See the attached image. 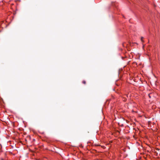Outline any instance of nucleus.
<instances>
[{
	"instance_id": "1",
	"label": "nucleus",
	"mask_w": 160,
	"mask_h": 160,
	"mask_svg": "<svg viewBox=\"0 0 160 160\" xmlns=\"http://www.w3.org/2000/svg\"><path fill=\"white\" fill-rule=\"evenodd\" d=\"M143 37H141V40L142 42H143Z\"/></svg>"
},
{
	"instance_id": "2",
	"label": "nucleus",
	"mask_w": 160,
	"mask_h": 160,
	"mask_svg": "<svg viewBox=\"0 0 160 160\" xmlns=\"http://www.w3.org/2000/svg\"><path fill=\"white\" fill-rule=\"evenodd\" d=\"M82 83H84V84H85V83H86V82H85V81H84L82 82Z\"/></svg>"
},
{
	"instance_id": "3",
	"label": "nucleus",
	"mask_w": 160,
	"mask_h": 160,
	"mask_svg": "<svg viewBox=\"0 0 160 160\" xmlns=\"http://www.w3.org/2000/svg\"><path fill=\"white\" fill-rule=\"evenodd\" d=\"M157 82V81H155V84H157V83H156Z\"/></svg>"
},
{
	"instance_id": "4",
	"label": "nucleus",
	"mask_w": 160,
	"mask_h": 160,
	"mask_svg": "<svg viewBox=\"0 0 160 160\" xmlns=\"http://www.w3.org/2000/svg\"><path fill=\"white\" fill-rule=\"evenodd\" d=\"M148 96H149V98H151V97H150V94H148Z\"/></svg>"
},
{
	"instance_id": "5",
	"label": "nucleus",
	"mask_w": 160,
	"mask_h": 160,
	"mask_svg": "<svg viewBox=\"0 0 160 160\" xmlns=\"http://www.w3.org/2000/svg\"><path fill=\"white\" fill-rule=\"evenodd\" d=\"M133 81L134 82H135V80Z\"/></svg>"
},
{
	"instance_id": "6",
	"label": "nucleus",
	"mask_w": 160,
	"mask_h": 160,
	"mask_svg": "<svg viewBox=\"0 0 160 160\" xmlns=\"http://www.w3.org/2000/svg\"><path fill=\"white\" fill-rule=\"evenodd\" d=\"M150 83L151 84H152V83L151 82H150Z\"/></svg>"
}]
</instances>
